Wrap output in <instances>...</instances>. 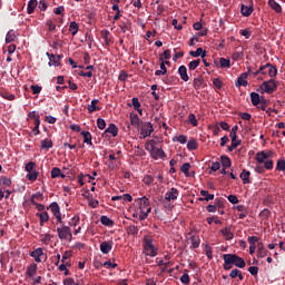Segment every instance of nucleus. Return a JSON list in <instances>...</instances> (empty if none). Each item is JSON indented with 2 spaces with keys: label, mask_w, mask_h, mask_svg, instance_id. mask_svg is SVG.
<instances>
[{
  "label": "nucleus",
  "mask_w": 285,
  "mask_h": 285,
  "mask_svg": "<svg viewBox=\"0 0 285 285\" xmlns=\"http://www.w3.org/2000/svg\"><path fill=\"white\" fill-rule=\"evenodd\" d=\"M144 250L145 255H147L148 257H157L158 248L155 245H153V238H144Z\"/></svg>",
  "instance_id": "2"
},
{
  "label": "nucleus",
  "mask_w": 285,
  "mask_h": 285,
  "mask_svg": "<svg viewBox=\"0 0 285 285\" xmlns=\"http://www.w3.org/2000/svg\"><path fill=\"white\" fill-rule=\"evenodd\" d=\"M164 59H165L166 61H168V59H170V49L165 50V51L160 55L159 61H164Z\"/></svg>",
  "instance_id": "57"
},
{
  "label": "nucleus",
  "mask_w": 285,
  "mask_h": 285,
  "mask_svg": "<svg viewBox=\"0 0 285 285\" xmlns=\"http://www.w3.org/2000/svg\"><path fill=\"white\" fill-rule=\"evenodd\" d=\"M37 177H39V171L35 169L33 171H29L27 175V179H29V181H37Z\"/></svg>",
  "instance_id": "47"
},
{
  "label": "nucleus",
  "mask_w": 285,
  "mask_h": 285,
  "mask_svg": "<svg viewBox=\"0 0 285 285\" xmlns=\"http://www.w3.org/2000/svg\"><path fill=\"white\" fill-rule=\"evenodd\" d=\"M220 163L223 168H230L233 166V161L228 156H220Z\"/></svg>",
  "instance_id": "26"
},
{
  "label": "nucleus",
  "mask_w": 285,
  "mask_h": 285,
  "mask_svg": "<svg viewBox=\"0 0 285 285\" xmlns=\"http://www.w3.org/2000/svg\"><path fill=\"white\" fill-rule=\"evenodd\" d=\"M234 61H242L244 59V51H236L232 55Z\"/></svg>",
  "instance_id": "50"
},
{
  "label": "nucleus",
  "mask_w": 285,
  "mask_h": 285,
  "mask_svg": "<svg viewBox=\"0 0 285 285\" xmlns=\"http://www.w3.org/2000/svg\"><path fill=\"white\" fill-rule=\"evenodd\" d=\"M173 141H178L179 144H187L188 142V137L186 135L175 136L173 138Z\"/></svg>",
  "instance_id": "44"
},
{
  "label": "nucleus",
  "mask_w": 285,
  "mask_h": 285,
  "mask_svg": "<svg viewBox=\"0 0 285 285\" xmlns=\"http://www.w3.org/2000/svg\"><path fill=\"white\" fill-rule=\"evenodd\" d=\"M48 210L51 209L53 217H56L58 224H63V218H61V208L57 202H53L47 207Z\"/></svg>",
  "instance_id": "6"
},
{
  "label": "nucleus",
  "mask_w": 285,
  "mask_h": 285,
  "mask_svg": "<svg viewBox=\"0 0 285 285\" xmlns=\"http://www.w3.org/2000/svg\"><path fill=\"white\" fill-rule=\"evenodd\" d=\"M130 124L131 126H136V128H139V116L137 114H130Z\"/></svg>",
  "instance_id": "43"
},
{
  "label": "nucleus",
  "mask_w": 285,
  "mask_h": 285,
  "mask_svg": "<svg viewBox=\"0 0 285 285\" xmlns=\"http://www.w3.org/2000/svg\"><path fill=\"white\" fill-rule=\"evenodd\" d=\"M227 264H234L237 268H246V261L237 254H227Z\"/></svg>",
  "instance_id": "5"
},
{
  "label": "nucleus",
  "mask_w": 285,
  "mask_h": 285,
  "mask_svg": "<svg viewBox=\"0 0 285 285\" xmlns=\"http://www.w3.org/2000/svg\"><path fill=\"white\" fill-rule=\"evenodd\" d=\"M266 170H273V160H266L264 166L257 165L255 167V171L258 173L259 175H264Z\"/></svg>",
  "instance_id": "8"
},
{
  "label": "nucleus",
  "mask_w": 285,
  "mask_h": 285,
  "mask_svg": "<svg viewBox=\"0 0 285 285\" xmlns=\"http://www.w3.org/2000/svg\"><path fill=\"white\" fill-rule=\"evenodd\" d=\"M268 6L272 8V10H275L277 13L282 12V6L277 3L275 0H268Z\"/></svg>",
  "instance_id": "28"
},
{
  "label": "nucleus",
  "mask_w": 285,
  "mask_h": 285,
  "mask_svg": "<svg viewBox=\"0 0 285 285\" xmlns=\"http://www.w3.org/2000/svg\"><path fill=\"white\" fill-rule=\"evenodd\" d=\"M153 132H155V129L153 128V122H141L140 135L142 139H146V137H150Z\"/></svg>",
  "instance_id": "7"
},
{
  "label": "nucleus",
  "mask_w": 285,
  "mask_h": 285,
  "mask_svg": "<svg viewBox=\"0 0 285 285\" xmlns=\"http://www.w3.org/2000/svg\"><path fill=\"white\" fill-rule=\"evenodd\" d=\"M137 233H139V228H137V226L130 225L127 227V234L137 235Z\"/></svg>",
  "instance_id": "55"
},
{
  "label": "nucleus",
  "mask_w": 285,
  "mask_h": 285,
  "mask_svg": "<svg viewBox=\"0 0 285 285\" xmlns=\"http://www.w3.org/2000/svg\"><path fill=\"white\" fill-rule=\"evenodd\" d=\"M177 197H179V190H177V188L173 187L170 189V191H167L165 194V200L168 202H175V199H177Z\"/></svg>",
  "instance_id": "10"
},
{
  "label": "nucleus",
  "mask_w": 285,
  "mask_h": 285,
  "mask_svg": "<svg viewBox=\"0 0 285 285\" xmlns=\"http://www.w3.org/2000/svg\"><path fill=\"white\" fill-rule=\"evenodd\" d=\"M151 208H147V210H141L139 214V220L144 222L148 217V214L150 213Z\"/></svg>",
  "instance_id": "62"
},
{
  "label": "nucleus",
  "mask_w": 285,
  "mask_h": 285,
  "mask_svg": "<svg viewBox=\"0 0 285 285\" xmlns=\"http://www.w3.org/2000/svg\"><path fill=\"white\" fill-rule=\"evenodd\" d=\"M250 101L257 108L262 101V97H259V94L254 91L250 94Z\"/></svg>",
  "instance_id": "23"
},
{
  "label": "nucleus",
  "mask_w": 285,
  "mask_h": 285,
  "mask_svg": "<svg viewBox=\"0 0 285 285\" xmlns=\"http://www.w3.org/2000/svg\"><path fill=\"white\" fill-rule=\"evenodd\" d=\"M240 179H243V184H250V171L243 169L240 173Z\"/></svg>",
  "instance_id": "25"
},
{
  "label": "nucleus",
  "mask_w": 285,
  "mask_h": 285,
  "mask_svg": "<svg viewBox=\"0 0 285 285\" xmlns=\"http://www.w3.org/2000/svg\"><path fill=\"white\" fill-rule=\"evenodd\" d=\"M189 55L190 57H202V59H204V57H206V50L198 48L196 51H189Z\"/></svg>",
  "instance_id": "29"
},
{
  "label": "nucleus",
  "mask_w": 285,
  "mask_h": 285,
  "mask_svg": "<svg viewBox=\"0 0 285 285\" xmlns=\"http://www.w3.org/2000/svg\"><path fill=\"white\" fill-rule=\"evenodd\" d=\"M0 186H4L6 188L12 186V179L6 177V176H2L0 178Z\"/></svg>",
  "instance_id": "40"
},
{
  "label": "nucleus",
  "mask_w": 285,
  "mask_h": 285,
  "mask_svg": "<svg viewBox=\"0 0 285 285\" xmlns=\"http://www.w3.org/2000/svg\"><path fill=\"white\" fill-rule=\"evenodd\" d=\"M35 275H37V264L33 263L27 268V276L35 277Z\"/></svg>",
  "instance_id": "32"
},
{
  "label": "nucleus",
  "mask_w": 285,
  "mask_h": 285,
  "mask_svg": "<svg viewBox=\"0 0 285 285\" xmlns=\"http://www.w3.org/2000/svg\"><path fill=\"white\" fill-rule=\"evenodd\" d=\"M28 118L33 119V121H41V116L37 111H30Z\"/></svg>",
  "instance_id": "49"
},
{
  "label": "nucleus",
  "mask_w": 285,
  "mask_h": 285,
  "mask_svg": "<svg viewBox=\"0 0 285 285\" xmlns=\"http://www.w3.org/2000/svg\"><path fill=\"white\" fill-rule=\"evenodd\" d=\"M150 208V200L144 196L139 199V209L141 210H148Z\"/></svg>",
  "instance_id": "17"
},
{
  "label": "nucleus",
  "mask_w": 285,
  "mask_h": 285,
  "mask_svg": "<svg viewBox=\"0 0 285 285\" xmlns=\"http://www.w3.org/2000/svg\"><path fill=\"white\" fill-rule=\"evenodd\" d=\"M220 68H230V60L226 58L219 59Z\"/></svg>",
  "instance_id": "56"
},
{
  "label": "nucleus",
  "mask_w": 285,
  "mask_h": 285,
  "mask_svg": "<svg viewBox=\"0 0 285 285\" xmlns=\"http://www.w3.org/2000/svg\"><path fill=\"white\" fill-rule=\"evenodd\" d=\"M37 202H43V194L38 191L31 196V204H37Z\"/></svg>",
  "instance_id": "37"
},
{
  "label": "nucleus",
  "mask_w": 285,
  "mask_h": 285,
  "mask_svg": "<svg viewBox=\"0 0 285 285\" xmlns=\"http://www.w3.org/2000/svg\"><path fill=\"white\" fill-rule=\"evenodd\" d=\"M277 86H279V82L272 78L261 85V90H264L267 95H273V92L277 91Z\"/></svg>",
  "instance_id": "4"
},
{
  "label": "nucleus",
  "mask_w": 285,
  "mask_h": 285,
  "mask_svg": "<svg viewBox=\"0 0 285 285\" xmlns=\"http://www.w3.org/2000/svg\"><path fill=\"white\" fill-rule=\"evenodd\" d=\"M30 257H33L35 262L38 264L41 263V255H43V249L41 247L35 249L33 252H30Z\"/></svg>",
  "instance_id": "14"
},
{
  "label": "nucleus",
  "mask_w": 285,
  "mask_h": 285,
  "mask_svg": "<svg viewBox=\"0 0 285 285\" xmlns=\"http://www.w3.org/2000/svg\"><path fill=\"white\" fill-rule=\"evenodd\" d=\"M69 32H71L72 37L79 32V24L76 21L70 22Z\"/></svg>",
  "instance_id": "36"
},
{
  "label": "nucleus",
  "mask_w": 285,
  "mask_h": 285,
  "mask_svg": "<svg viewBox=\"0 0 285 285\" xmlns=\"http://www.w3.org/2000/svg\"><path fill=\"white\" fill-rule=\"evenodd\" d=\"M200 195L205 198H199L200 202H212V199H215V195L209 194L206 190H200Z\"/></svg>",
  "instance_id": "27"
},
{
  "label": "nucleus",
  "mask_w": 285,
  "mask_h": 285,
  "mask_svg": "<svg viewBox=\"0 0 285 285\" xmlns=\"http://www.w3.org/2000/svg\"><path fill=\"white\" fill-rule=\"evenodd\" d=\"M238 146H242V140L232 141V145L227 147L228 153H233Z\"/></svg>",
  "instance_id": "54"
},
{
  "label": "nucleus",
  "mask_w": 285,
  "mask_h": 285,
  "mask_svg": "<svg viewBox=\"0 0 285 285\" xmlns=\"http://www.w3.org/2000/svg\"><path fill=\"white\" fill-rule=\"evenodd\" d=\"M276 170H282L284 173V170H285V160L284 159L277 161Z\"/></svg>",
  "instance_id": "64"
},
{
  "label": "nucleus",
  "mask_w": 285,
  "mask_h": 285,
  "mask_svg": "<svg viewBox=\"0 0 285 285\" xmlns=\"http://www.w3.org/2000/svg\"><path fill=\"white\" fill-rule=\"evenodd\" d=\"M36 216L40 219V226H43L46 222L50 220V215L48 214V212L37 213Z\"/></svg>",
  "instance_id": "18"
},
{
  "label": "nucleus",
  "mask_w": 285,
  "mask_h": 285,
  "mask_svg": "<svg viewBox=\"0 0 285 285\" xmlns=\"http://www.w3.org/2000/svg\"><path fill=\"white\" fill-rule=\"evenodd\" d=\"M188 122L194 126L195 128H197V126H199V121L197 120V117L195 116V114H190L188 116Z\"/></svg>",
  "instance_id": "45"
},
{
  "label": "nucleus",
  "mask_w": 285,
  "mask_h": 285,
  "mask_svg": "<svg viewBox=\"0 0 285 285\" xmlns=\"http://www.w3.org/2000/svg\"><path fill=\"white\" fill-rule=\"evenodd\" d=\"M47 57H49V66H59V61H61V56L47 52Z\"/></svg>",
  "instance_id": "12"
},
{
  "label": "nucleus",
  "mask_w": 285,
  "mask_h": 285,
  "mask_svg": "<svg viewBox=\"0 0 285 285\" xmlns=\"http://www.w3.org/2000/svg\"><path fill=\"white\" fill-rule=\"evenodd\" d=\"M17 39V32L14 30L8 31L6 36V43H12Z\"/></svg>",
  "instance_id": "30"
},
{
  "label": "nucleus",
  "mask_w": 285,
  "mask_h": 285,
  "mask_svg": "<svg viewBox=\"0 0 285 285\" xmlns=\"http://www.w3.org/2000/svg\"><path fill=\"white\" fill-rule=\"evenodd\" d=\"M142 181L146 186H153L155 185V177L150 175H145Z\"/></svg>",
  "instance_id": "38"
},
{
  "label": "nucleus",
  "mask_w": 285,
  "mask_h": 285,
  "mask_svg": "<svg viewBox=\"0 0 285 285\" xmlns=\"http://www.w3.org/2000/svg\"><path fill=\"white\" fill-rule=\"evenodd\" d=\"M61 169L59 167H53L51 169V179H57V177H60Z\"/></svg>",
  "instance_id": "53"
},
{
  "label": "nucleus",
  "mask_w": 285,
  "mask_h": 285,
  "mask_svg": "<svg viewBox=\"0 0 285 285\" xmlns=\"http://www.w3.org/2000/svg\"><path fill=\"white\" fill-rule=\"evenodd\" d=\"M114 244L115 243H112V240L102 242L100 244V252L102 253V255H108V253H110V250H112Z\"/></svg>",
  "instance_id": "11"
},
{
  "label": "nucleus",
  "mask_w": 285,
  "mask_h": 285,
  "mask_svg": "<svg viewBox=\"0 0 285 285\" xmlns=\"http://www.w3.org/2000/svg\"><path fill=\"white\" fill-rule=\"evenodd\" d=\"M178 75L183 81H188V79H190V77H188V69L184 65L178 68Z\"/></svg>",
  "instance_id": "15"
},
{
  "label": "nucleus",
  "mask_w": 285,
  "mask_h": 285,
  "mask_svg": "<svg viewBox=\"0 0 285 285\" xmlns=\"http://www.w3.org/2000/svg\"><path fill=\"white\" fill-rule=\"evenodd\" d=\"M222 235H224L225 239H227V242H230V239H233V237H235V235L233 234V232H230V227H225L223 229H220Z\"/></svg>",
  "instance_id": "21"
},
{
  "label": "nucleus",
  "mask_w": 285,
  "mask_h": 285,
  "mask_svg": "<svg viewBox=\"0 0 285 285\" xmlns=\"http://www.w3.org/2000/svg\"><path fill=\"white\" fill-rule=\"evenodd\" d=\"M223 259H224V266H223L224 271H230V268H233V263H227L228 254H224Z\"/></svg>",
  "instance_id": "48"
},
{
  "label": "nucleus",
  "mask_w": 285,
  "mask_h": 285,
  "mask_svg": "<svg viewBox=\"0 0 285 285\" xmlns=\"http://www.w3.org/2000/svg\"><path fill=\"white\" fill-rule=\"evenodd\" d=\"M58 238L62 242L65 239H72V229L70 226L65 225L63 223L57 228Z\"/></svg>",
  "instance_id": "3"
},
{
  "label": "nucleus",
  "mask_w": 285,
  "mask_h": 285,
  "mask_svg": "<svg viewBox=\"0 0 285 285\" xmlns=\"http://www.w3.org/2000/svg\"><path fill=\"white\" fill-rule=\"evenodd\" d=\"M0 97H2V99H7L8 101H14V99H17L14 94H10L6 90L0 92Z\"/></svg>",
  "instance_id": "31"
},
{
  "label": "nucleus",
  "mask_w": 285,
  "mask_h": 285,
  "mask_svg": "<svg viewBox=\"0 0 285 285\" xmlns=\"http://www.w3.org/2000/svg\"><path fill=\"white\" fill-rule=\"evenodd\" d=\"M189 170H190V163H185L180 167V171L185 175V177H190Z\"/></svg>",
  "instance_id": "41"
},
{
  "label": "nucleus",
  "mask_w": 285,
  "mask_h": 285,
  "mask_svg": "<svg viewBox=\"0 0 285 285\" xmlns=\"http://www.w3.org/2000/svg\"><path fill=\"white\" fill-rule=\"evenodd\" d=\"M266 67L268 68V75L269 77H277V67L271 65V63H267Z\"/></svg>",
  "instance_id": "42"
},
{
  "label": "nucleus",
  "mask_w": 285,
  "mask_h": 285,
  "mask_svg": "<svg viewBox=\"0 0 285 285\" xmlns=\"http://www.w3.org/2000/svg\"><path fill=\"white\" fill-rule=\"evenodd\" d=\"M117 135H119V128H117V125L115 124H110L104 132V136L106 137H117Z\"/></svg>",
  "instance_id": "9"
},
{
  "label": "nucleus",
  "mask_w": 285,
  "mask_h": 285,
  "mask_svg": "<svg viewBox=\"0 0 285 285\" xmlns=\"http://www.w3.org/2000/svg\"><path fill=\"white\" fill-rule=\"evenodd\" d=\"M198 147H199V144L197 142L196 139L188 140V142H187L188 150H197Z\"/></svg>",
  "instance_id": "39"
},
{
  "label": "nucleus",
  "mask_w": 285,
  "mask_h": 285,
  "mask_svg": "<svg viewBox=\"0 0 285 285\" xmlns=\"http://www.w3.org/2000/svg\"><path fill=\"white\" fill-rule=\"evenodd\" d=\"M257 248H258V257L264 258L266 255H268V250H266V248H264L263 243H258Z\"/></svg>",
  "instance_id": "33"
},
{
  "label": "nucleus",
  "mask_w": 285,
  "mask_h": 285,
  "mask_svg": "<svg viewBox=\"0 0 285 285\" xmlns=\"http://www.w3.org/2000/svg\"><path fill=\"white\" fill-rule=\"evenodd\" d=\"M213 86H215L217 90H222V88L224 87V82H222L219 78H214Z\"/></svg>",
  "instance_id": "58"
},
{
  "label": "nucleus",
  "mask_w": 285,
  "mask_h": 285,
  "mask_svg": "<svg viewBox=\"0 0 285 285\" xmlns=\"http://www.w3.org/2000/svg\"><path fill=\"white\" fill-rule=\"evenodd\" d=\"M97 126H98L99 130L106 129V120H104V118H98Z\"/></svg>",
  "instance_id": "63"
},
{
  "label": "nucleus",
  "mask_w": 285,
  "mask_h": 285,
  "mask_svg": "<svg viewBox=\"0 0 285 285\" xmlns=\"http://www.w3.org/2000/svg\"><path fill=\"white\" fill-rule=\"evenodd\" d=\"M81 136L83 137V144L92 146V134L90 131H82Z\"/></svg>",
  "instance_id": "22"
},
{
  "label": "nucleus",
  "mask_w": 285,
  "mask_h": 285,
  "mask_svg": "<svg viewBox=\"0 0 285 285\" xmlns=\"http://www.w3.org/2000/svg\"><path fill=\"white\" fill-rule=\"evenodd\" d=\"M37 6H39L37 0H30L27 4V14H32L37 9Z\"/></svg>",
  "instance_id": "19"
},
{
  "label": "nucleus",
  "mask_w": 285,
  "mask_h": 285,
  "mask_svg": "<svg viewBox=\"0 0 285 285\" xmlns=\"http://www.w3.org/2000/svg\"><path fill=\"white\" fill-rule=\"evenodd\" d=\"M202 63L200 59L193 60L188 63L189 70H195L196 68H199V65Z\"/></svg>",
  "instance_id": "51"
},
{
  "label": "nucleus",
  "mask_w": 285,
  "mask_h": 285,
  "mask_svg": "<svg viewBox=\"0 0 285 285\" xmlns=\"http://www.w3.org/2000/svg\"><path fill=\"white\" fill-rule=\"evenodd\" d=\"M255 159L258 164H266V161H273L272 159H268V156L266 155V151H258L256 154Z\"/></svg>",
  "instance_id": "13"
},
{
  "label": "nucleus",
  "mask_w": 285,
  "mask_h": 285,
  "mask_svg": "<svg viewBox=\"0 0 285 285\" xmlns=\"http://www.w3.org/2000/svg\"><path fill=\"white\" fill-rule=\"evenodd\" d=\"M157 142L155 140H149L146 142L145 148L149 153L153 159H166V151L161 148L155 147Z\"/></svg>",
  "instance_id": "1"
},
{
  "label": "nucleus",
  "mask_w": 285,
  "mask_h": 285,
  "mask_svg": "<svg viewBox=\"0 0 285 285\" xmlns=\"http://www.w3.org/2000/svg\"><path fill=\"white\" fill-rule=\"evenodd\" d=\"M97 104H99V99H92L91 104L88 105L87 110H88L89 115H92V112H97V111L101 110V108H99L97 106Z\"/></svg>",
  "instance_id": "16"
},
{
  "label": "nucleus",
  "mask_w": 285,
  "mask_h": 285,
  "mask_svg": "<svg viewBox=\"0 0 285 285\" xmlns=\"http://www.w3.org/2000/svg\"><path fill=\"white\" fill-rule=\"evenodd\" d=\"M79 222H80L79 215H75L69 222V226H73V227L79 226Z\"/></svg>",
  "instance_id": "61"
},
{
  "label": "nucleus",
  "mask_w": 285,
  "mask_h": 285,
  "mask_svg": "<svg viewBox=\"0 0 285 285\" xmlns=\"http://www.w3.org/2000/svg\"><path fill=\"white\" fill-rule=\"evenodd\" d=\"M100 35L101 38L105 40L106 46H110V43H112V39H110V31L102 30Z\"/></svg>",
  "instance_id": "24"
},
{
  "label": "nucleus",
  "mask_w": 285,
  "mask_h": 285,
  "mask_svg": "<svg viewBox=\"0 0 285 285\" xmlns=\"http://www.w3.org/2000/svg\"><path fill=\"white\" fill-rule=\"evenodd\" d=\"M100 223L102 224V226H115V222L110 219L108 216H101Z\"/></svg>",
  "instance_id": "34"
},
{
  "label": "nucleus",
  "mask_w": 285,
  "mask_h": 285,
  "mask_svg": "<svg viewBox=\"0 0 285 285\" xmlns=\"http://www.w3.org/2000/svg\"><path fill=\"white\" fill-rule=\"evenodd\" d=\"M35 166H37V164L35 161H29L26 167L24 170L29 174L35 171Z\"/></svg>",
  "instance_id": "59"
},
{
  "label": "nucleus",
  "mask_w": 285,
  "mask_h": 285,
  "mask_svg": "<svg viewBox=\"0 0 285 285\" xmlns=\"http://www.w3.org/2000/svg\"><path fill=\"white\" fill-rule=\"evenodd\" d=\"M240 12L243 14V17H250V14H253V7H248V6H242Z\"/></svg>",
  "instance_id": "35"
},
{
  "label": "nucleus",
  "mask_w": 285,
  "mask_h": 285,
  "mask_svg": "<svg viewBox=\"0 0 285 285\" xmlns=\"http://www.w3.org/2000/svg\"><path fill=\"white\" fill-rule=\"evenodd\" d=\"M53 144L50 139L41 140V148L43 150H49V148H52Z\"/></svg>",
  "instance_id": "46"
},
{
  "label": "nucleus",
  "mask_w": 285,
  "mask_h": 285,
  "mask_svg": "<svg viewBox=\"0 0 285 285\" xmlns=\"http://www.w3.org/2000/svg\"><path fill=\"white\" fill-rule=\"evenodd\" d=\"M189 242L191 244L190 248H199V245L202 244V239L197 235L190 236Z\"/></svg>",
  "instance_id": "20"
},
{
  "label": "nucleus",
  "mask_w": 285,
  "mask_h": 285,
  "mask_svg": "<svg viewBox=\"0 0 285 285\" xmlns=\"http://www.w3.org/2000/svg\"><path fill=\"white\" fill-rule=\"evenodd\" d=\"M202 83H204V79L202 77L194 79V88L195 90H199L202 88Z\"/></svg>",
  "instance_id": "52"
},
{
  "label": "nucleus",
  "mask_w": 285,
  "mask_h": 285,
  "mask_svg": "<svg viewBox=\"0 0 285 285\" xmlns=\"http://www.w3.org/2000/svg\"><path fill=\"white\" fill-rule=\"evenodd\" d=\"M266 106H268V101L266 100V98L261 97V102L257 108H259L261 110H266Z\"/></svg>",
  "instance_id": "60"
}]
</instances>
